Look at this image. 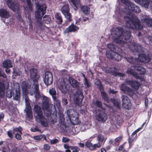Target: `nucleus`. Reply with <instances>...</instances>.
I'll return each mask as SVG.
<instances>
[{
  "mask_svg": "<svg viewBox=\"0 0 152 152\" xmlns=\"http://www.w3.org/2000/svg\"><path fill=\"white\" fill-rule=\"evenodd\" d=\"M113 35V41L116 43L123 45L132 41V37L130 31H124L123 28L118 27L112 29Z\"/></svg>",
  "mask_w": 152,
  "mask_h": 152,
  "instance_id": "nucleus-1",
  "label": "nucleus"
},
{
  "mask_svg": "<svg viewBox=\"0 0 152 152\" xmlns=\"http://www.w3.org/2000/svg\"><path fill=\"white\" fill-rule=\"evenodd\" d=\"M129 48L133 52H137L139 53L143 52L142 53L139 54L138 58L141 62L145 64L151 61V58L149 53H144L143 51L145 48L142 47L140 45L135 42H131L129 46Z\"/></svg>",
  "mask_w": 152,
  "mask_h": 152,
  "instance_id": "nucleus-2",
  "label": "nucleus"
},
{
  "mask_svg": "<svg viewBox=\"0 0 152 152\" xmlns=\"http://www.w3.org/2000/svg\"><path fill=\"white\" fill-rule=\"evenodd\" d=\"M107 47L110 50L106 52V56L108 58L117 61L122 59L124 53L121 48L112 43L108 44Z\"/></svg>",
  "mask_w": 152,
  "mask_h": 152,
  "instance_id": "nucleus-3",
  "label": "nucleus"
},
{
  "mask_svg": "<svg viewBox=\"0 0 152 152\" xmlns=\"http://www.w3.org/2000/svg\"><path fill=\"white\" fill-rule=\"evenodd\" d=\"M68 80L72 87L77 89L74 94V98L75 99L74 102L76 104L79 105L81 103L84 97L82 90L78 89L79 87V82L75 80L72 77H69Z\"/></svg>",
  "mask_w": 152,
  "mask_h": 152,
  "instance_id": "nucleus-4",
  "label": "nucleus"
},
{
  "mask_svg": "<svg viewBox=\"0 0 152 152\" xmlns=\"http://www.w3.org/2000/svg\"><path fill=\"white\" fill-rule=\"evenodd\" d=\"M34 110L36 120L44 127H48V124L46 118L43 116L41 107L37 105H35Z\"/></svg>",
  "mask_w": 152,
  "mask_h": 152,
  "instance_id": "nucleus-5",
  "label": "nucleus"
},
{
  "mask_svg": "<svg viewBox=\"0 0 152 152\" xmlns=\"http://www.w3.org/2000/svg\"><path fill=\"white\" fill-rule=\"evenodd\" d=\"M126 24L129 28L134 30H140L143 28L140 21L137 16L133 17L126 21Z\"/></svg>",
  "mask_w": 152,
  "mask_h": 152,
  "instance_id": "nucleus-6",
  "label": "nucleus"
},
{
  "mask_svg": "<svg viewBox=\"0 0 152 152\" xmlns=\"http://www.w3.org/2000/svg\"><path fill=\"white\" fill-rule=\"evenodd\" d=\"M37 10L35 13L36 20L39 22L41 21L44 15L46 13L47 7L44 4L40 5L38 4H37Z\"/></svg>",
  "mask_w": 152,
  "mask_h": 152,
  "instance_id": "nucleus-7",
  "label": "nucleus"
},
{
  "mask_svg": "<svg viewBox=\"0 0 152 152\" xmlns=\"http://www.w3.org/2000/svg\"><path fill=\"white\" fill-rule=\"evenodd\" d=\"M96 118L97 121L102 122L106 121L108 116L104 111L101 109H97L96 110Z\"/></svg>",
  "mask_w": 152,
  "mask_h": 152,
  "instance_id": "nucleus-8",
  "label": "nucleus"
},
{
  "mask_svg": "<svg viewBox=\"0 0 152 152\" xmlns=\"http://www.w3.org/2000/svg\"><path fill=\"white\" fill-rule=\"evenodd\" d=\"M30 77L31 80L34 83H38L40 77L37 70L34 68H31L29 69Z\"/></svg>",
  "mask_w": 152,
  "mask_h": 152,
  "instance_id": "nucleus-9",
  "label": "nucleus"
},
{
  "mask_svg": "<svg viewBox=\"0 0 152 152\" xmlns=\"http://www.w3.org/2000/svg\"><path fill=\"white\" fill-rule=\"evenodd\" d=\"M61 11L68 21H71L72 20V15L69 12L70 9L69 5L67 4L61 7Z\"/></svg>",
  "mask_w": 152,
  "mask_h": 152,
  "instance_id": "nucleus-10",
  "label": "nucleus"
},
{
  "mask_svg": "<svg viewBox=\"0 0 152 152\" xmlns=\"http://www.w3.org/2000/svg\"><path fill=\"white\" fill-rule=\"evenodd\" d=\"M73 110L71 109H68L66 113L68 116L71 122L73 125L78 124L79 123V121L78 115H74L71 113Z\"/></svg>",
  "mask_w": 152,
  "mask_h": 152,
  "instance_id": "nucleus-11",
  "label": "nucleus"
},
{
  "mask_svg": "<svg viewBox=\"0 0 152 152\" xmlns=\"http://www.w3.org/2000/svg\"><path fill=\"white\" fill-rule=\"evenodd\" d=\"M6 3L8 7L13 11H18L20 8L19 4L16 0H7Z\"/></svg>",
  "mask_w": 152,
  "mask_h": 152,
  "instance_id": "nucleus-12",
  "label": "nucleus"
},
{
  "mask_svg": "<svg viewBox=\"0 0 152 152\" xmlns=\"http://www.w3.org/2000/svg\"><path fill=\"white\" fill-rule=\"evenodd\" d=\"M53 81V75L51 72L49 71H46L45 72V76L44 79L45 83L47 86L51 84Z\"/></svg>",
  "mask_w": 152,
  "mask_h": 152,
  "instance_id": "nucleus-13",
  "label": "nucleus"
},
{
  "mask_svg": "<svg viewBox=\"0 0 152 152\" xmlns=\"http://www.w3.org/2000/svg\"><path fill=\"white\" fill-rule=\"evenodd\" d=\"M120 88L121 90L125 94H127L130 96H132L134 95V91L124 84H122L121 85Z\"/></svg>",
  "mask_w": 152,
  "mask_h": 152,
  "instance_id": "nucleus-14",
  "label": "nucleus"
},
{
  "mask_svg": "<svg viewBox=\"0 0 152 152\" xmlns=\"http://www.w3.org/2000/svg\"><path fill=\"white\" fill-rule=\"evenodd\" d=\"M125 82L127 85H129L133 88L136 90H138L140 85V83L133 80H129L126 79Z\"/></svg>",
  "mask_w": 152,
  "mask_h": 152,
  "instance_id": "nucleus-15",
  "label": "nucleus"
},
{
  "mask_svg": "<svg viewBox=\"0 0 152 152\" xmlns=\"http://www.w3.org/2000/svg\"><path fill=\"white\" fill-rule=\"evenodd\" d=\"M143 23L146 24L148 27H152V18L147 15H144L141 19Z\"/></svg>",
  "mask_w": 152,
  "mask_h": 152,
  "instance_id": "nucleus-16",
  "label": "nucleus"
},
{
  "mask_svg": "<svg viewBox=\"0 0 152 152\" xmlns=\"http://www.w3.org/2000/svg\"><path fill=\"white\" fill-rule=\"evenodd\" d=\"M10 13L7 9L5 8H0V17L2 18L7 19L10 17Z\"/></svg>",
  "mask_w": 152,
  "mask_h": 152,
  "instance_id": "nucleus-17",
  "label": "nucleus"
},
{
  "mask_svg": "<svg viewBox=\"0 0 152 152\" xmlns=\"http://www.w3.org/2000/svg\"><path fill=\"white\" fill-rule=\"evenodd\" d=\"M128 7L131 10L134 12L140 13L141 12V10L139 7L133 3H129Z\"/></svg>",
  "mask_w": 152,
  "mask_h": 152,
  "instance_id": "nucleus-18",
  "label": "nucleus"
},
{
  "mask_svg": "<svg viewBox=\"0 0 152 152\" xmlns=\"http://www.w3.org/2000/svg\"><path fill=\"white\" fill-rule=\"evenodd\" d=\"M135 70L137 72V73L140 75H144L146 72V69L140 66H135Z\"/></svg>",
  "mask_w": 152,
  "mask_h": 152,
  "instance_id": "nucleus-19",
  "label": "nucleus"
},
{
  "mask_svg": "<svg viewBox=\"0 0 152 152\" xmlns=\"http://www.w3.org/2000/svg\"><path fill=\"white\" fill-rule=\"evenodd\" d=\"M134 1L135 2L146 8H148V7L149 4L148 0H134Z\"/></svg>",
  "mask_w": 152,
  "mask_h": 152,
  "instance_id": "nucleus-20",
  "label": "nucleus"
},
{
  "mask_svg": "<svg viewBox=\"0 0 152 152\" xmlns=\"http://www.w3.org/2000/svg\"><path fill=\"white\" fill-rule=\"evenodd\" d=\"M79 29V28L74 25V24H72L65 30V32L69 33V32H75Z\"/></svg>",
  "mask_w": 152,
  "mask_h": 152,
  "instance_id": "nucleus-21",
  "label": "nucleus"
},
{
  "mask_svg": "<svg viewBox=\"0 0 152 152\" xmlns=\"http://www.w3.org/2000/svg\"><path fill=\"white\" fill-rule=\"evenodd\" d=\"M56 21L58 24H61L63 22V19L61 14L59 12H56L55 14Z\"/></svg>",
  "mask_w": 152,
  "mask_h": 152,
  "instance_id": "nucleus-22",
  "label": "nucleus"
},
{
  "mask_svg": "<svg viewBox=\"0 0 152 152\" xmlns=\"http://www.w3.org/2000/svg\"><path fill=\"white\" fill-rule=\"evenodd\" d=\"M125 58L126 59L127 61L130 63L136 64H137L138 62V58H134L133 57H130L128 58L125 57Z\"/></svg>",
  "mask_w": 152,
  "mask_h": 152,
  "instance_id": "nucleus-23",
  "label": "nucleus"
},
{
  "mask_svg": "<svg viewBox=\"0 0 152 152\" xmlns=\"http://www.w3.org/2000/svg\"><path fill=\"white\" fill-rule=\"evenodd\" d=\"M81 10L86 15H88L90 14V8L87 6H82L81 7Z\"/></svg>",
  "mask_w": 152,
  "mask_h": 152,
  "instance_id": "nucleus-24",
  "label": "nucleus"
},
{
  "mask_svg": "<svg viewBox=\"0 0 152 152\" xmlns=\"http://www.w3.org/2000/svg\"><path fill=\"white\" fill-rule=\"evenodd\" d=\"M20 88L15 89V96L13 97L14 99L15 100L17 101H19L20 100Z\"/></svg>",
  "mask_w": 152,
  "mask_h": 152,
  "instance_id": "nucleus-25",
  "label": "nucleus"
},
{
  "mask_svg": "<svg viewBox=\"0 0 152 152\" xmlns=\"http://www.w3.org/2000/svg\"><path fill=\"white\" fill-rule=\"evenodd\" d=\"M92 104L96 107L102 108V103L101 101L97 99L96 100H93L92 102Z\"/></svg>",
  "mask_w": 152,
  "mask_h": 152,
  "instance_id": "nucleus-26",
  "label": "nucleus"
},
{
  "mask_svg": "<svg viewBox=\"0 0 152 152\" xmlns=\"http://www.w3.org/2000/svg\"><path fill=\"white\" fill-rule=\"evenodd\" d=\"M7 76L6 74L0 69V81L2 82H5Z\"/></svg>",
  "mask_w": 152,
  "mask_h": 152,
  "instance_id": "nucleus-27",
  "label": "nucleus"
},
{
  "mask_svg": "<svg viewBox=\"0 0 152 152\" xmlns=\"http://www.w3.org/2000/svg\"><path fill=\"white\" fill-rule=\"evenodd\" d=\"M3 66L5 68L7 67H12V64L11 63L10 60H6L4 61L3 63Z\"/></svg>",
  "mask_w": 152,
  "mask_h": 152,
  "instance_id": "nucleus-28",
  "label": "nucleus"
},
{
  "mask_svg": "<svg viewBox=\"0 0 152 152\" xmlns=\"http://www.w3.org/2000/svg\"><path fill=\"white\" fill-rule=\"evenodd\" d=\"M26 113L28 117L30 119L32 118L33 115L31 107L26 108Z\"/></svg>",
  "mask_w": 152,
  "mask_h": 152,
  "instance_id": "nucleus-29",
  "label": "nucleus"
},
{
  "mask_svg": "<svg viewBox=\"0 0 152 152\" xmlns=\"http://www.w3.org/2000/svg\"><path fill=\"white\" fill-rule=\"evenodd\" d=\"M135 66H131L130 67L127 69L126 71V73L128 74H129L131 75H134L135 72H134Z\"/></svg>",
  "mask_w": 152,
  "mask_h": 152,
  "instance_id": "nucleus-30",
  "label": "nucleus"
},
{
  "mask_svg": "<svg viewBox=\"0 0 152 152\" xmlns=\"http://www.w3.org/2000/svg\"><path fill=\"white\" fill-rule=\"evenodd\" d=\"M111 72L112 75L115 76H118L119 77H124L126 76L125 74L121 73L115 70H112Z\"/></svg>",
  "mask_w": 152,
  "mask_h": 152,
  "instance_id": "nucleus-31",
  "label": "nucleus"
},
{
  "mask_svg": "<svg viewBox=\"0 0 152 152\" xmlns=\"http://www.w3.org/2000/svg\"><path fill=\"white\" fill-rule=\"evenodd\" d=\"M5 90V84L4 82L0 81V95L1 93H4Z\"/></svg>",
  "mask_w": 152,
  "mask_h": 152,
  "instance_id": "nucleus-32",
  "label": "nucleus"
},
{
  "mask_svg": "<svg viewBox=\"0 0 152 152\" xmlns=\"http://www.w3.org/2000/svg\"><path fill=\"white\" fill-rule=\"evenodd\" d=\"M124 104H122V106L125 109L129 110L132 107V104L130 100L129 102H127L126 103H125V101H124Z\"/></svg>",
  "mask_w": 152,
  "mask_h": 152,
  "instance_id": "nucleus-33",
  "label": "nucleus"
},
{
  "mask_svg": "<svg viewBox=\"0 0 152 152\" xmlns=\"http://www.w3.org/2000/svg\"><path fill=\"white\" fill-rule=\"evenodd\" d=\"M58 88L61 92L64 94H66L67 91V89L66 86L63 85L58 86Z\"/></svg>",
  "mask_w": 152,
  "mask_h": 152,
  "instance_id": "nucleus-34",
  "label": "nucleus"
},
{
  "mask_svg": "<svg viewBox=\"0 0 152 152\" xmlns=\"http://www.w3.org/2000/svg\"><path fill=\"white\" fill-rule=\"evenodd\" d=\"M50 94L52 96L53 99H56V91L55 88H52L49 91Z\"/></svg>",
  "mask_w": 152,
  "mask_h": 152,
  "instance_id": "nucleus-35",
  "label": "nucleus"
},
{
  "mask_svg": "<svg viewBox=\"0 0 152 152\" xmlns=\"http://www.w3.org/2000/svg\"><path fill=\"white\" fill-rule=\"evenodd\" d=\"M112 102L115 106H116L118 108L120 107V103L117 99H113L112 100Z\"/></svg>",
  "mask_w": 152,
  "mask_h": 152,
  "instance_id": "nucleus-36",
  "label": "nucleus"
},
{
  "mask_svg": "<svg viewBox=\"0 0 152 152\" xmlns=\"http://www.w3.org/2000/svg\"><path fill=\"white\" fill-rule=\"evenodd\" d=\"M21 73V71L18 69L13 68L12 74L15 77L19 76Z\"/></svg>",
  "mask_w": 152,
  "mask_h": 152,
  "instance_id": "nucleus-37",
  "label": "nucleus"
},
{
  "mask_svg": "<svg viewBox=\"0 0 152 152\" xmlns=\"http://www.w3.org/2000/svg\"><path fill=\"white\" fill-rule=\"evenodd\" d=\"M83 81L84 84L85 86V88H89L91 86V82L87 79V78H85V80Z\"/></svg>",
  "mask_w": 152,
  "mask_h": 152,
  "instance_id": "nucleus-38",
  "label": "nucleus"
},
{
  "mask_svg": "<svg viewBox=\"0 0 152 152\" xmlns=\"http://www.w3.org/2000/svg\"><path fill=\"white\" fill-rule=\"evenodd\" d=\"M50 103L42 102V107L43 110H48L49 108Z\"/></svg>",
  "mask_w": 152,
  "mask_h": 152,
  "instance_id": "nucleus-39",
  "label": "nucleus"
},
{
  "mask_svg": "<svg viewBox=\"0 0 152 152\" xmlns=\"http://www.w3.org/2000/svg\"><path fill=\"white\" fill-rule=\"evenodd\" d=\"M43 18L44 22L47 24L50 23L51 20L50 18L49 17L48 15H45L44 16Z\"/></svg>",
  "mask_w": 152,
  "mask_h": 152,
  "instance_id": "nucleus-40",
  "label": "nucleus"
},
{
  "mask_svg": "<svg viewBox=\"0 0 152 152\" xmlns=\"http://www.w3.org/2000/svg\"><path fill=\"white\" fill-rule=\"evenodd\" d=\"M54 101V105L56 106L57 108H59L61 106L60 101L59 100L57 99L56 97V99H53Z\"/></svg>",
  "mask_w": 152,
  "mask_h": 152,
  "instance_id": "nucleus-41",
  "label": "nucleus"
},
{
  "mask_svg": "<svg viewBox=\"0 0 152 152\" xmlns=\"http://www.w3.org/2000/svg\"><path fill=\"white\" fill-rule=\"evenodd\" d=\"M29 99L28 96L26 95L25 96V101L26 103V108L31 107L30 103L29 102Z\"/></svg>",
  "mask_w": 152,
  "mask_h": 152,
  "instance_id": "nucleus-42",
  "label": "nucleus"
},
{
  "mask_svg": "<svg viewBox=\"0 0 152 152\" xmlns=\"http://www.w3.org/2000/svg\"><path fill=\"white\" fill-rule=\"evenodd\" d=\"M101 94L102 97L105 101H108V96L105 91L101 92Z\"/></svg>",
  "mask_w": 152,
  "mask_h": 152,
  "instance_id": "nucleus-43",
  "label": "nucleus"
},
{
  "mask_svg": "<svg viewBox=\"0 0 152 152\" xmlns=\"http://www.w3.org/2000/svg\"><path fill=\"white\" fill-rule=\"evenodd\" d=\"M121 98L122 99V104H124V101L125 100V103H126L127 102H129V100H130L129 99L128 97V96L124 95H122Z\"/></svg>",
  "mask_w": 152,
  "mask_h": 152,
  "instance_id": "nucleus-44",
  "label": "nucleus"
},
{
  "mask_svg": "<svg viewBox=\"0 0 152 152\" xmlns=\"http://www.w3.org/2000/svg\"><path fill=\"white\" fill-rule=\"evenodd\" d=\"M86 146L90 149L93 150V144L92 143L86 141L85 143Z\"/></svg>",
  "mask_w": 152,
  "mask_h": 152,
  "instance_id": "nucleus-45",
  "label": "nucleus"
},
{
  "mask_svg": "<svg viewBox=\"0 0 152 152\" xmlns=\"http://www.w3.org/2000/svg\"><path fill=\"white\" fill-rule=\"evenodd\" d=\"M60 127L61 131H64L66 128V125L65 122L60 123Z\"/></svg>",
  "mask_w": 152,
  "mask_h": 152,
  "instance_id": "nucleus-46",
  "label": "nucleus"
},
{
  "mask_svg": "<svg viewBox=\"0 0 152 152\" xmlns=\"http://www.w3.org/2000/svg\"><path fill=\"white\" fill-rule=\"evenodd\" d=\"M122 136H120L115 139V142L117 144V145L119 144L120 142L122 140Z\"/></svg>",
  "mask_w": 152,
  "mask_h": 152,
  "instance_id": "nucleus-47",
  "label": "nucleus"
},
{
  "mask_svg": "<svg viewBox=\"0 0 152 152\" xmlns=\"http://www.w3.org/2000/svg\"><path fill=\"white\" fill-rule=\"evenodd\" d=\"M69 2L72 3V4L75 6L80 2V0H68Z\"/></svg>",
  "mask_w": 152,
  "mask_h": 152,
  "instance_id": "nucleus-48",
  "label": "nucleus"
},
{
  "mask_svg": "<svg viewBox=\"0 0 152 152\" xmlns=\"http://www.w3.org/2000/svg\"><path fill=\"white\" fill-rule=\"evenodd\" d=\"M98 138L99 142H102L104 139V137L102 135L99 134L98 136Z\"/></svg>",
  "mask_w": 152,
  "mask_h": 152,
  "instance_id": "nucleus-49",
  "label": "nucleus"
},
{
  "mask_svg": "<svg viewBox=\"0 0 152 152\" xmlns=\"http://www.w3.org/2000/svg\"><path fill=\"white\" fill-rule=\"evenodd\" d=\"M42 102L50 103V99L47 97L44 96L43 97Z\"/></svg>",
  "mask_w": 152,
  "mask_h": 152,
  "instance_id": "nucleus-50",
  "label": "nucleus"
},
{
  "mask_svg": "<svg viewBox=\"0 0 152 152\" xmlns=\"http://www.w3.org/2000/svg\"><path fill=\"white\" fill-rule=\"evenodd\" d=\"M22 128L20 127L19 126L18 127H17L14 128L13 129V131L15 132H18L22 134Z\"/></svg>",
  "mask_w": 152,
  "mask_h": 152,
  "instance_id": "nucleus-51",
  "label": "nucleus"
},
{
  "mask_svg": "<svg viewBox=\"0 0 152 152\" xmlns=\"http://www.w3.org/2000/svg\"><path fill=\"white\" fill-rule=\"evenodd\" d=\"M121 2L125 4L127 6H129V3H131L128 0H120Z\"/></svg>",
  "mask_w": 152,
  "mask_h": 152,
  "instance_id": "nucleus-52",
  "label": "nucleus"
},
{
  "mask_svg": "<svg viewBox=\"0 0 152 152\" xmlns=\"http://www.w3.org/2000/svg\"><path fill=\"white\" fill-rule=\"evenodd\" d=\"M65 118L63 115H60L59 117V121L60 123L64 122Z\"/></svg>",
  "mask_w": 152,
  "mask_h": 152,
  "instance_id": "nucleus-53",
  "label": "nucleus"
},
{
  "mask_svg": "<svg viewBox=\"0 0 152 152\" xmlns=\"http://www.w3.org/2000/svg\"><path fill=\"white\" fill-rule=\"evenodd\" d=\"M58 140L57 139H55L54 140H50V142L52 144H55L58 143Z\"/></svg>",
  "mask_w": 152,
  "mask_h": 152,
  "instance_id": "nucleus-54",
  "label": "nucleus"
},
{
  "mask_svg": "<svg viewBox=\"0 0 152 152\" xmlns=\"http://www.w3.org/2000/svg\"><path fill=\"white\" fill-rule=\"evenodd\" d=\"M109 143L110 144H112V145L116 146L117 145V144L115 142V140H113V139H111L109 140Z\"/></svg>",
  "mask_w": 152,
  "mask_h": 152,
  "instance_id": "nucleus-55",
  "label": "nucleus"
},
{
  "mask_svg": "<svg viewBox=\"0 0 152 152\" xmlns=\"http://www.w3.org/2000/svg\"><path fill=\"white\" fill-rule=\"evenodd\" d=\"M134 138L133 137H132L129 138L128 142L130 147L131 145L132 142L134 141Z\"/></svg>",
  "mask_w": 152,
  "mask_h": 152,
  "instance_id": "nucleus-56",
  "label": "nucleus"
},
{
  "mask_svg": "<svg viewBox=\"0 0 152 152\" xmlns=\"http://www.w3.org/2000/svg\"><path fill=\"white\" fill-rule=\"evenodd\" d=\"M26 2L27 4L28 5L30 9H31L32 7V5L31 4V0H26Z\"/></svg>",
  "mask_w": 152,
  "mask_h": 152,
  "instance_id": "nucleus-57",
  "label": "nucleus"
},
{
  "mask_svg": "<svg viewBox=\"0 0 152 152\" xmlns=\"http://www.w3.org/2000/svg\"><path fill=\"white\" fill-rule=\"evenodd\" d=\"M15 137L16 139L19 140H21L22 139L20 134L18 133H17L15 134Z\"/></svg>",
  "mask_w": 152,
  "mask_h": 152,
  "instance_id": "nucleus-58",
  "label": "nucleus"
},
{
  "mask_svg": "<svg viewBox=\"0 0 152 152\" xmlns=\"http://www.w3.org/2000/svg\"><path fill=\"white\" fill-rule=\"evenodd\" d=\"M100 146L101 145L99 143L94 144L93 145L92 148H93V150L96 148H97L100 147Z\"/></svg>",
  "mask_w": 152,
  "mask_h": 152,
  "instance_id": "nucleus-59",
  "label": "nucleus"
},
{
  "mask_svg": "<svg viewBox=\"0 0 152 152\" xmlns=\"http://www.w3.org/2000/svg\"><path fill=\"white\" fill-rule=\"evenodd\" d=\"M61 75L65 76L67 75V71L66 70L64 69L61 71Z\"/></svg>",
  "mask_w": 152,
  "mask_h": 152,
  "instance_id": "nucleus-60",
  "label": "nucleus"
},
{
  "mask_svg": "<svg viewBox=\"0 0 152 152\" xmlns=\"http://www.w3.org/2000/svg\"><path fill=\"white\" fill-rule=\"evenodd\" d=\"M43 147L45 150L47 151L49 150L50 148V146L47 144L44 145Z\"/></svg>",
  "mask_w": 152,
  "mask_h": 152,
  "instance_id": "nucleus-61",
  "label": "nucleus"
},
{
  "mask_svg": "<svg viewBox=\"0 0 152 152\" xmlns=\"http://www.w3.org/2000/svg\"><path fill=\"white\" fill-rule=\"evenodd\" d=\"M42 138V136L41 135H38L34 136V139L37 140H40Z\"/></svg>",
  "mask_w": 152,
  "mask_h": 152,
  "instance_id": "nucleus-62",
  "label": "nucleus"
},
{
  "mask_svg": "<svg viewBox=\"0 0 152 152\" xmlns=\"http://www.w3.org/2000/svg\"><path fill=\"white\" fill-rule=\"evenodd\" d=\"M34 93L35 94V96L36 98H39L40 97V94L39 91L36 92H34Z\"/></svg>",
  "mask_w": 152,
  "mask_h": 152,
  "instance_id": "nucleus-63",
  "label": "nucleus"
},
{
  "mask_svg": "<svg viewBox=\"0 0 152 152\" xmlns=\"http://www.w3.org/2000/svg\"><path fill=\"white\" fill-rule=\"evenodd\" d=\"M34 92L38 91H39V85L37 84H36L34 87Z\"/></svg>",
  "mask_w": 152,
  "mask_h": 152,
  "instance_id": "nucleus-64",
  "label": "nucleus"
}]
</instances>
